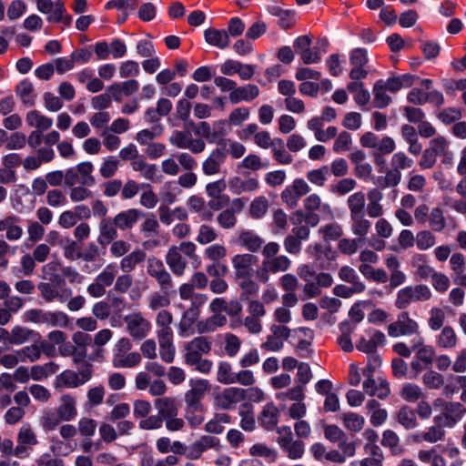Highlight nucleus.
<instances>
[{"label":"nucleus","instance_id":"obj_1","mask_svg":"<svg viewBox=\"0 0 466 466\" xmlns=\"http://www.w3.org/2000/svg\"><path fill=\"white\" fill-rule=\"evenodd\" d=\"M280 245L276 241L267 242L261 250L263 257L261 265L256 268V279L259 283L266 284L269 274L286 272L291 267V260L286 255H279Z\"/></svg>","mask_w":466,"mask_h":466},{"label":"nucleus","instance_id":"obj_2","mask_svg":"<svg viewBox=\"0 0 466 466\" xmlns=\"http://www.w3.org/2000/svg\"><path fill=\"white\" fill-rule=\"evenodd\" d=\"M211 350V341L207 337H197L187 342L185 346L184 360L188 366L204 374H208L212 370L213 363L208 359H203V354H208Z\"/></svg>","mask_w":466,"mask_h":466},{"label":"nucleus","instance_id":"obj_3","mask_svg":"<svg viewBox=\"0 0 466 466\" xmlns=\"http://www.w3.org/2000/svg\"><path fill=\"white\" fill-rule=\"evenodd\" d=\"M431 296L432 293L426 285L407 286L398 291L395 307L399 309H405L412 302L427 301Z\"/></svg>","mask_w":466,"mask_h":466},{"label":"nucleus","instance_id":"obj_4","mask_svg":"<svg viewBox=\"0 0 466 466\" xmlns=\"http://www.w3.org/2000/svg\"><path fill=\"white\" fill-rule=\"evenodd\" d=\"M131 348V341L127 338H122L116 342L112 359L115 368H134L140 364V353L129 352Z\"/></svg>","mask_w":466,"mask_h":466},{"label":"nucleus","instance_id":"obj_5","mask_svg":"<svg viewBox=\"0 0 466 466\" xmlns=\"http://www.w3.org/2000/svg\"><path fill=\"white\" fill-rule=\"evenodd\" d=\"M147 273L157 281L161 291H175L172 277L161 259L156 257L148 258L147 260Z\"/></svg>","mask_w":466,"mask_h":466},{"label":"nucleus","instance_id":"obj_6","mask_svg":"<svg viewBox=\"0 0 466 466\" xmlns=\"http://www.w3.org/2000/svg\"><path fill=\"white\" fill-rule=\"evenodd\" d=\"M118 274V266L109 263L96 277L95 281L88 285L87 293L93 298H101L106 294V288L110 287Z\"/></svg>","mask_w":466,"mask_h":466},{"label":"nucleus","instance_id":"obj_7","mask_svg":"<svg viewBox=\"0 0 466 466\" xmlns=\"http://www.w3.org/2000/svg\"><path fill=\"white\" fill-rule=\"evenodd\" d=\"M91 377L92 365L85 363V368H81L77 372L71 370H66L61 372L56 377V387L75 389L87 382Z\"/></svg>","mask_w":466,"mask_h":466},{"label":"nucleus","instance_id":"obj_8","mask_svg":"<svg viewBox=\"0 0 466 466\" xmlns=\"http://www.w3.org/2000/svg\"><path fill=\"white\" fill-rule=\"evenodd\" d=\"M258 258L251 253L236 254L231 258L234 269L235 279H247L249 277L256 278L255 266L258 265Z\"/></svg>","mask_w":466,"mask_h":466},{"label":"nucleus","instance_id":"obj_9","mask_svg":"<svg viewBox=\"0 0 466 466\" xmlns=\"http://www.w3.org/2000/svg\"><path fill=\"white\" fill-rule=\"evenodd\" d=\"M441 412L434 416L433 420L441 422L447 428L454 427L466 414V408L458 401H442Z\"/></svg>","mask_w":466,"mask_h":466},{"label":"nucleus","instance_id":"obj_10","mask_svg":"<svg viewBox=\"0 0 466 466\" xmlns=\"http://www.w3.org/2000/svg\"><path fill=\"white\" fill-rule=\"evenodd\" d=\"M38 442L37 434L31 424H23L16 434V444L20 452V459L28 458Z\"/></svg>","mask_w":466,"mask_h":466},{"label":"nucleus","instance_id":"obj_11","mask_svg":"<svg viewBox=\"0 0 466 466\" xmlns=\"http://www.w3.org/2000/svg\"><path fill=\"white\" fill-rule=\"evenodd\" d=\"M310 187L302 178H296L280 194L281 201L289 208H295L299 199L309 193Z\"/></svg>","mask_w":466,"mask_h":466},{"label":"nucleus","instance_id":"obj_12","mask_svg":"<svg viewBox=\"0 0 466 466\" xmlns=\"http://www.w3.org/2000/svg\"><path fill=\"white\" fill-rule=\"evenodd\" d=\"M419 324L412 319L407 311H402L397 319L388 326V334L390 337L412 336L419 333Z\"/></svg>","mask_w":466,"mask_h":466},{"label":"nucleus","instance_id":"obj_13","mask_svg":"<svg viewBox=\"0 0 466 466\" xmlns=\"http://www.w3.org/2000/svg\"><path fill=\"white\" fill-rule=\"evenodd\" d=\"M246 398L245 390L236 387L226 388L214 396V405L221 410H229Z\"/></svg>","mask_w":466,"mask_h":466},{"label":"nucleus","instance_id":"obj_14","mask_svg":"<svg viewBox=\"0 0 466 466\" xmlns=\"http://www.w3.org/2000/svg\"><path fill=\"white\" fill-rule=\"evenodd\" d=\"M310 229L308 226L293 227L284 240L283 246L287 253L297 256L301 252L302 242L309 238Z\"/></svg>","mask_w":466,"mask_h":466},{"label":"nucleus","instance_id":"obj_15","mask_svg":"<svg viewBox=\"0 0 466 466\" xmlns=\"http://www.w3.org/2000/svg\"><path fill=\"white\" fill-rule=\"evenodd\" d=\"M129 335L136 340L146 338L151 329L150 322L141 313H132L124 319Z\"/></svg>","mask_w":466,"mask_h":466},{"label":"nucleus","instance_id":"obj_16","mask_svg":"<svg viewBox=\"0 0 466 466\" xmlns=\"http://www.w3.org/2000/svg\"><path fill=\"white\" fill-rule=\"evenodd\" d=\"M189 385L190 389L184 397L185 406L203 405L202 400L208 390V381L204 379L190 380Z\"/></svg>","mask_w":466,"mask_h":466},{"label":"nucleus","instance_id":"obj_17","mask_svg":"<svg viewBox=\"0 0 466 466\" xmlns=\"http://www.w3.org/2000/svg\"><path fill=\"white\" fill-rule=\"evenodd\" d=\"M227 159V150L216 147L202 163V171L206 176H214L221 171Z\"/></svg>","mask_w":466,"mask_h":466},{"label":"nucleus","instance_id":"obj_18","mask_svg":"<svg viewBox=\"0 0 466 466\" xmlns=\"http://www.w3.org/2000/svg\"><path fill=\"white\" fill-rule=\"evenodd\" d=\"M238 244L253 254L261 251L266 243L254 230L244 229L238 234Z\"/></svg>","mask_w":466,"mask_h":466},{"label":"nucleus","instance_id":"obj_19","mask_svg":"<svg viewBox=\"0 0 466 466\" xmlns=\"http://www.w3.org/2000/svg\"><path fill=\"white\" fill-rule=\"evenodd\" d=\"M56 412L64 421H71L77 416L76 398L71 393L62 394Z\"/></svg>","mask_w":466,"mask_h":466},{"label":"nucleus","instance_id":"obj_20","mask_svg":"<svg viewBox=\"0 0 466 466\" xmlns=\"http://www.w3.org/2000/svg\"><path fill=\"white\" fill-rule=\"evenodd\" d=\"M244 208V202L240 198L233 199L231 208L220 212L217 218L218 225L224 229H229L236 226V213L240 212Z\"/></svg>","mask_w":466,"mask_h":466},{"label":"nucleus","instance_id":"obj_21","mask_svg":"<svg viewBox=\"0 0 466 466\" xmlns=\"http://www.w3.org/2000/svg\"><path fill=\"white\" fill-rule=\"evenodd\" d=\"M433 423L434 424L429 427L426 431L414 435L413 440L416 442L426 441L429 443H436L438 441H444L446 436L445 428L447 427L437 420H433Z\"/></svg>","mask_w":466,"mask_h":466},{"label":"nucleus","instance_id":"obj_22","mask_svg":"<svg viewBox=\"0 0 466 466\" xmlns=\"http://www.w3.org/2000/svg\"><path fill=\"white\" fill-rule=\"evenodd\" d=\"M144 215L138 208H129L117 213L113 218L118 229L126 231L131 229Z\"/></svg>","mask_w":466,"mask_h":466},{"label":"nucleus","instance_id":"obj_23","mask_svg":"<svg viewBox=\"0 0 466 466\" xmlns=\"http://www.w3.org/2000/svg\"><path fill=\"white\" fill-rule=\"evenodd\" d=\"M411 350L415 353L414 358L425 365L431 366L434 361L435 350L432 346L426 345L421 337L411 340Z\"/></svg>","mask_w":466,"mask_h":466},{"label":"nucleus","instance_id":"obj_24","mask_svg":"<svg viewBox=\"0 0 466 466\" xmlns=\"http://www.w3.org/2000/svg\"><path fill=\"white\" fill-rule=\"evenodd\" d=\"M40 334L27 327L16 325L11 329L10 345H23L29 341H39Z\"/></svg>","mask_w":466,"mask_h":466},{"label":"nucleus","instance_id":"obj_25","mask_svg":"<svg viewBox=\"0 0 466 466\" xmlns=\"http://www.w3.org/2000/svg\"><path fill=\"white\" fill-rule=\"evenodd\" d=\"M115 223L114 218H104L101 219L99 223V235L97 238V242L101 246L106 247L117 238L118 228Z\"/></svg>","mask_w":466,"mask_h":466},{"label":"nucleus","instance_id":"obj_26","mask_svg":"<svg viewBox=\"0 0 466 466\" xmlns=\"http://www.w3.org/2000/svg\"><path fill=\"white\" fill-rule=\"evenodd\" d=\"M46 347H49V343L45 340H39L17 350L21 362H36L41 359L42 352H46Z\"/></svg>","mask_w":466,"mask_h":466},{"label":"nucleus","instance_id":"obj_27","mask_svg":"<svg viewBox=\"0 0 466 466\" xmlns=\"http://www.w3.org/2000/svg\"><path fill=\"white\" fill-rule=\"evenodd\" d=\"M132 169L139 172L141 177L153 183H158L161 176L158 174V169L156 164H150L140 157L136 161L131 162Z\"/></svg>","mask_w":466,"mask_h":466},{"label":"nucleus","instance_id":"obj_28","mask_svg":"<svg viewBox=\"0 0 466 466\" xmlns=\"http://www.w3.org/2000/svg\"><path fill=\"white\" fill-rule=\"evenodd\" d=\"M279 410L274 403H267L258 416L259 425L267 431H273L279 422Z\"/></svg>","mask_w":466,"mask_h":466},{"label":"nucleus","instance_id":"obj_29","mask_svg":"<svg viewBox=\"0 0 466 466\" xmlns=\"http://www.w3.org/2000/svg\"><path fill=\"white\" fill-rule=\"evenodd\" d=\"M166 263L175 276H182L187 268V261L179 253L176 246L171 247L166 255Z\"/></svg>","mask_w":466,"mask_h":466},{"label":"nucleus","instance_id":"obj_30","mask_svg":"<svg viewBox=\"0 0 466 466\" xmlns=\"http://www.w3.org/2000/svg\"><path fill=\"white\" fill-rule=\"evenodd\" d=\"M155 407L157 414L166 420L179 413V404L175 397H162L155 400Z\"/></svg>","mask_w":466,"mask_h":466},{"label":"nucleus","instance_id":"obj_31","mask_svg":"<svg viewBox=\"0 0 466 466\" xmlns=\"http://www.w3.org/2000/svg\"><path fill=\"white\" fill-rule=\"evenodd\" d=\"M20 218L17 216H8L0 220V231H5V238L10 241L21 238L23 228L18 225Z\"/></svg>","mask_w":466,"mask_h":466},{"label":"nucleus","instance_id":"obj_32","mask_svg":"<svg viewBox=\"0 0 466 466\" xmlns=\"http://www.w3.org/2000/svg\"><path fill=\"white\" fill-rule=\"evenodd\" d=\"M258 95L259 88L256 85L248 84L237 86L233 92L229 93V100L232 104H238L240 101L249 102L257 98Z\"/></svg>","mask_w":466,"mask_h":466},{"label":"nucleus","instance_id":"obj_33","mask_svg":"<svg viewBox=\"0 0 466 466\" xmlns=\"http://www.w3.org/2000/svg\"><path fill=\"white\" fill-rule=\"evenodd\" d=\"M204 38L208 45L219 49H225L229 46L228 34L224 29L209 27L204 31Z\"/></svg>","mask_w":466,"mask_h":466},{"label":"nucleus","instance_id":"obj_34","mask_svg":"<svg viewBox=\"0 0 466 466\" xmlns=\"http://www.w3.org/2000/svg\"><path fill=\"white\" fill-rule=\"evenodd\" d=\"M146 258L147 253L143 249L136 248L121 258L119 268L123 272L129 273L135 270L137 266L143 263Z\"/></svg>","mask_w":466,"mask_h":466},{"label":"nucleus","instance_id":"obj_35","mask_svg":"<svg viewBox=\"0 0 466 466\" xmlns=\"http://www.w3.org/2000/svg\"><path fill=\"white\" fill-rule=\"evenodd\" d=\"M413 164V159L409 157L404 152L399 151L391 157L390 170L401 181V170L410 168Z\"/></svg>","mask_w":466,"mask_h":466},{"label":"nucleus","instance_id":"obj_36","mask_svg":"<svg viewBox=\"0 0 466 466\" xmlns=\"http://www.w3.org/2000/svg\"><path fill=\"white\" fill-rule=\"evenodd\" d=\"M268 12L279 18V25L282 29H289L295 24V11L289 9H282L277 5H270L267 7Z\"/></svg>","mask_w":466,"mask_h":466},{"label":"nucleus","instance_id":"obj_37","mask_svg":"<svg viewBox=\"0 0 466 466\" xmlns=\"http://www.w3.org/2000/svg\"><path fill=\"white\" fill-rule=\"evenodd\" d=\"M15 94L25 106H33L35 105L36 94L33 84L29 80L20 81L15 87Z\"/></svg>","mask_w":466,"mask_h":466},{"label":"nucleus","instance_id":"obj_38","mask_svg":"<svg viewBox=\"0 0 466 466\" xmlns=\"http://www.w3.org/2000/svg\"><path fill=\"white\" fill-rule=\"evenodd\" d=\"M350 229L360 238H365L371 228V222L366 218L365 212L350 216Z\"/></svg>","mask_w":466,"mask_h":466},{"label":"nucleus","instance_id":"obj_39","mask_svg":"<svg viewBox=\"0 0 466 466\" xmlns=\"http://www.w3.org/2000/svg\"><path fill=\"white\" fill-rule=\"evenodd\" d=\"M319 220L320 218L318 214L301 209L296 210L290 216V221L294 227H316Z\"/></svg>","mask_w":466,"mask_h":466},{"label":"nucleus","instance_id":"obj_40","mask_svg":"<svg viewBox=\"0 0 466 466\" xmlns=\"http://www.w3.org/2000/svg\"><path fill=\"white\" fill-rule=\"evenodd\" d=\"M25 121L29 127H35V130L46 131L53 125V119L43 115L38 110H31L26 114Z\"/></svg>","mask_w":466,"mask_h":466},{"label":"nucleus","instance_id":"obj_41","mask_svg":"<svg viewBox=\"0 0 466 466\" xmlns=\"http://www.w3.org/2000/svg\"><path fill=\"white\" fill-rule=\"evenodd\" d=\"M58 370L59 365L54 361H49L43 365H34L30 368L31 379L35 381H41L56 373Z\"/></svg>","mask_w":466,"mask_h":466},{"label":"nucleus","instance_id":"obj_42","mask_svg":"<svg viewBox=\"0 0 466 466\" xmlns=\"http://www.w3.org/2000/svg\"><path fill=\"white\" fill-rule=\"evenodd\" d=\"M458 337L454 329L451 326H445L436 338V345L442 350H450L456 347Z\"/></svg>","mask_w":466,"mask_h":466},{"label":"nucleus","instance_id":"obj_43","mask_svg":"<svg viewBox=\"0 0 466 466\" xmlns=\"http://www.w3.org/2000/svg\"><path fill=\"white\" fill-rule=\"evenodd\" d=\"M159 343V354L166 363H172L175 359L176 349L173 344V336H157Z\"/></svg>","mask_w":466,"mask_h":466},{"label":"nucleus","instance_id":"obj_44","mask_svg":"<svg viewBox=\"0 0 466 466\" xmlns=\"http://www.w3.org/2000/svg\"><path fill=\"white\" fill-rule=\"evenodd\" d=\"M185 420L193 429L200 426L205 420L204 405L185 406Z\"/></svg>","mask_w":466,"mask_h":466},{"label":"nucleus","instance_id":"obj_45","mask_svg":"<svg viewBox=\"0 0 466 466\" xmlns=\"http://www.w3.org/2000/svg\"><path fill=\"white\" fill-rule=\"evenodd\" d=\"M396 420L406 430L415 429L419 425L414 410L406 405L399 410Z\"/></svg>","mask_w":466,"mask_h":466},{"label":"nucleus","instance_id":"obj_46","mask_svg":"<svg viewBox=\"0 0 466 466\" xmlns=\"http://www.w3.org/2000/svg\"><path fill=\"white\" fill-rule=\"evenodd\" d=\"M400 398L407 402H416L424 397L422 389L411 382L404 383L399 392Z\"/></svg>","mask_w":466,"mask_h":466},{"label":"nucleus","instance_id":"obj_47","mask_svg":"<svg viewBox=\"0 0 466 466\" xmlns=\"http://www.w3.org/2000/svg\"><path fill=\"white\" fill-rule=\"evenodd\" d=\"M412 266L416 268V275L420 279H427L432 278L435 269L430 266L426 260V256L417 254L412 258Z\"/></svg>","mask_w":466,"mask_h":466},{"label":"nucleus","instance_id":"obj_48","mask_svg":"<svg viewBox=\"0 0 466 466\" xmlns=\"http://www.w3.org/2000/svg\"><path fill=\"white\" fill-rule=\"evenodd\" d=\"M344 427L352 432L360 431L365 424L363 416L355 412H345L340 415Z\"/></svg>","mask_w":466,"mask_h":466},{"label":"nucleus","instance_id":"obj_49","mask_svg":"<svg viewBox=\"0 0 466 466\" xmlns=\"http://www.w3.org/2000/svg\"><path fill=\"white\" fill-rule=\"evenodd\" d=\"M396 148L395 141L388 136L380 138L376 147V153L374 154V160L376 164L382 162V156L391 154Z\"/></svg>","mask_w":466,"mask_h":466},{"label":"nucleus","instance_id":"obj_50","mask_svg":"<svg viewBox=\"0 0 466 466\" xmlns=\"http://www.w3.org/2000/svg\"><path fill=\"white\" fill-rule=\"evenodd\" d=\"M238 412L241 416L240 427L246 431H252L256 425L253 406L248 402L243 403L240 405Z\"/></svg>","mask_w":466,"mask_h":466},{"label":"nucleus","instance_id":"obj_51","mask_svg":"<svg viewBox=\"0 0 466 466\" xmlns=\"http://www.w3.org/2000/svg\"><path fill=\"white\" fill-rule=\"evenodd\" d=\"M173 321V316L170 311L162 309L157 313V325L159 328L157 330V336H173V330L170 327V324Z\"/></svg>","mask_w":466,"mask_h":466},{"label":"nucleus","instance_id":"obj_52","mask_svg":"<svg viewBox=\"0 0 466 466\" xmlns=\"http://www.w3.org/2000/svg\"><path fill=\"white\" fill-rule=\"evenodd\" d=\"M365 203V194L362 191H358L349 196L347 199V207L350 211V216L364 213Z\"/></svg>","mask_w":466,"mask_h":466},{"label":"nucleus","instance_id":"obj_53","mask_svg":"<svg viewBox=\"0 0 466 466\" xmlns=\"http://www.w3.org/2000/svg\"><path fill=\"white\" fill-rule=\"evenodd\" d=\"M61 421H64L59 414L52 410H46L43 411L42 416L39 419L40 425L45 431H52L56 430Z\"/></svg>","mask_w":466,"mask_h":466},{"label":"nucleus","instance_id":"obj_54","mask_svg":"<svg viewBox=\"0 0 466 466\" xmlns=\"http://www.w3.org/2000/svg\"><path fill=\"white\" fill-rule=\"evenodd\" d=\"M429 227L433 232H441L446 228V218L443 210L437 207L433 208L429 215Z\"/></svg>","mask_w":466,"mask_h":466},{"label":"nucleus","instance_id":"obj_55","mask_svg":"<svg viewBox=\"0 0 466 466\" xmlns=\"http://www.w3.org/2000/svg\"><path fill=\"white\" fill-rule=\"evenodd\" d=\"M383 80L380 79L375 82L373 86V102L376 107L385 108L390 103L391 98L387 95L384 86H382Z\"/></svg>","mask_w":466,"mask_h":466},{"label":"nucleus","instance_id":"obj_56","mask_svg":"<svg viewBox=\"0 0 466 466\" xmlns=\"http://www.w3.org/2000/svg\"><path fill=\"white\" fill-rule=\"evenodd\" d=\"M235 281L241 289L240 298L242 299H247L249 296L257 295L259 290L258 281L257 279H253V277L238 279H235Z\"/></svg>","mask_w":466,"mask_h":466},{"label":"nucleus","instance_id":"obj_57","mask_svg":"<svg viewBox=\"0 0 466 466\" xmlns=\"http://www.w3.org/2000/svg\"><path fill=\"white\" fill-rule=\"evenodd\" d=\"M75 168L81 177L80 185L92 187L96 184V179L92 176L94 166L91 162H81Z\"/></svg>","mask_w":466,"mask_h":466},{"label":"nucleus","instance_id":"obj_58","mask_svg":"<svg viewBox=\"0 0 466 466\" xmlns=\"http://www.w3.org/2000/svg\"><path fill=\"white\" fill-rule=\"evenodd\" d=\"M287 453L290 460L301 459L305 452V443L300 440H292L289 444H285L280 448Z\"/></svg>","mask_w":466,"mask_h":466},{"label":"nucleus","instance_id":"obj_59","mask_svg":"<svg viewBox=\"0 0 466 466\" xmlns=\"http://www.w3.org/2000/svg\"><path fill=\"white\" fill-rule=\"evenodd\" d=\"M172 292L157 291L153 292L148 298V307L157 310L167 307L170 304V294Z\"/></svg>","mask_w":466,"mask_h":466},{"label":"nucleus","instance_id":"obj_60","mask_svg":"<svg viewBox=\"0 0 466 466\" xmlns=\"http://www.w3.org/2000/svg\"><path fill=\"white\" fill-rule=\"evenodd\" d=\"M235 372L232 366L227 361H220L218 366L217 380L222 384H234Z\"/></svg>","mask_w":466,"mask_h":466},{"label":"nucleus","instance_id":"obj_61","mask_svg":"<svg viewBox=\"0 0 466 466\" xmlns=\"http://www.w3.org/2000/svg\"><path fill=\"white\" fill-rule=\"evenodd\" d=\"M227 248L222 244H212L204 250V258L212 262H220L227 257Z\"/></svg>","mask_w":466,"mask_h":466},{"label":"nucleus","instance_id":"obj_62","mask_svg":"<svg viewBox=\"0 0 466 466\" xmlns=\"http://www.w3.org/2000/svg\"><path fill=\"white\" fill-rule=\"evenodd\" d=\"M249 453L252 456L263 457L269 462L275 461L278 458V451L275 449L269 448L262 443H257L251 446Z\"/></svg>","mask_w":466,"mask_h":466},{"label":"nucleus","instance_id":"obj_63","mask_svg":"<svg viewBox=\"0 0 466 466\" xmlns=\"http://www.w3.org/2000/svg\"><path fill=\"white\" fill-rule=\"evenodd\" d=\"M119 167V160L115 156H109L104 158L99 172L102 177L110 178L116 173Z\"/></svg>","mask_w":466,"mask_h":466},{"label":"nucleus","instance_id":"obj_64","mask_svg":"<svg viewBox=\"0 0 466 466\" xmlns=\"http://www.w3.org/2000/svg\"><path fill=\"white\" fill-rule=\"evenodd\" d=\"M319 232L326 241H336L343 235L342 227L338 223H329L322 226Z\"/></svg>","mask_w":466,"mask_h":466}]
</instances>
